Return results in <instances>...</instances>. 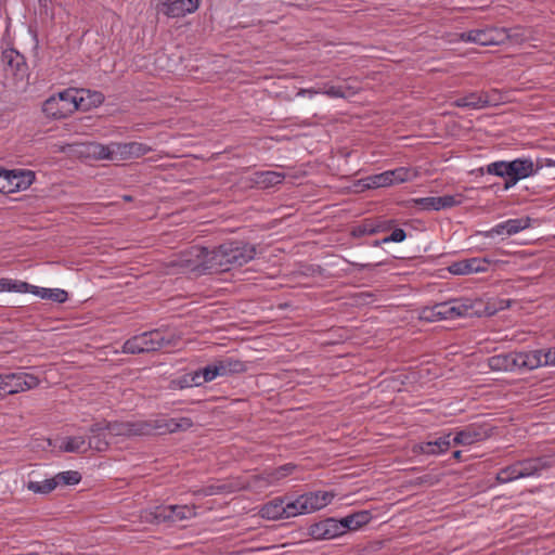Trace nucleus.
<instances>
[{
	"label": "nucleus",
	"mask_w": 555,
	"mask_h": 555,
	"mask_svg": "<svg viewBox=\"0 0 555 555\" xmlns=\"http://www.w3.org/2000/svg\"><path fill=\"white\" fill-rule=\"evenodd\" d=\"M256 256L254 245L243 241H229L211 249L215 272H224L242 267Z\"/></svg>",
	"instance_id": "nucleus-1"
},
{
	"label": "nucleus",
	"mask_w": 555,
	"mask_h": 555,
	"mask_svg": "<svg viewBox=\"0 0 555 555\" xmlns=\"http://www.w3.org/2000/svg\"><path fill=\"white\" fill-rule=\"evenodd\" d=\"M551 463L552 459L548 456L516 460L498 472L496 480L500 483H508L519 479L539 478L547 470Z\"/></svg>",
	"instance_id": "nucleus-2"
},
{
	"label": "nucleus",
	"mask_w": 555,
	"mask_h": 555,
	"mask_svg": "<svg viewBox=\"0 0 555 555\" xmlns=\"http://www.w3.org/2000/svg\"><path fill=\"white\" fill-rule=\"evenodd\" d=\"M132 422H96L90 427V437L88 438V449L104 451L111 443L113 436H135Z\"/></svg>",
	"instance_id": "nucleus-3"
},
{
	"label": "nucleus",
	"mask_w": 555,
	"mask_h": 555,
	"mask_svg": "<svg viewBox=\"0 0 555 555\" xmlns=\"http://www.w3.org/2000/svg\"><path fill=\"white\" fill-rule=\"evenodd\" d=\"M335 494L331 491H311L297 496L285 495L286 518L310 514L332 503Z\"/></svg>",
	"instance_id": "nucleus-4"
},
{
	"label": "nucleus",
	"mask_w": 555,
	"mask_h": 555,
	"mask_svg": "<svg viewBox=\"0 0 555 555\" xmlns=\"http://www.w3.org/2000/svg\"><path fill=\"white\" fill-rule=\"evenodd\" d=\"M246 370L243 361L235 357H224L214 361L205 367L193 372L190 377L191 385L199 386L204 383L212 382L217 377L228 376L241 373Z\"/></svg>",
	"instance_id": "nucleus-5"
},
{
	"label": "nucleus",
	"mask_w": 555,
	"mask_h": 555,
	"mask_svg": "<svg viewBox=\"0 0 555 555\" xmlns=\"http://www.w3.org/2000/svg\"><path fill=\"white\" fill-rule=\"evenodd\" d=\"M173 336L160 330H153L135 335L125 341L122 351L125 353L151 352L171 346Z\"/></svg>",
	"instance_id": "nucleus-6"
},
{
	"label": "nucleus",
	"mask_w": 555,
	"mask_h": 555,
	"mask_svg": "<svg viewBox=\"0 0 555 555\" xmlns=\"http://www.w3.org/2000/svg\"><path fill=\"white\" fill-rule=\"evenodd\" d=\"M177 263L185 272L195 275L214 273L211 250L205 246L193 245L180 253Z\"/></svg>",
	"instance_id": "nucleus-7"
},
{
	"label": "nucleus",
	"mask_w": 555,
	"mask_h": 555,
	"mask_svg": "<svg viewBox=\"0 0 555 555\" xmlns=\"http://www.w3.org/2000/svg\"><path fill=\"white\" fill-rule=\"evenodd\" d=\"M132 423L134 429H141L140 431H134L135 436H147L153 434L163 435L166 433L171 434L186 430L193 426V421L185 416L178 418L159 416L151 421H138Z\"/></svg>",
	"instance_id": "nucleus-8"
},
{
	"label": "nucleus",
	"mask_w": 555,
	"mask_h": 555,
	"mask_svg": "<svg viewBox=\"0 0 555 555\" xmlns=\"http://www.w3.org/2000/svg\"><path fill=\"white\" fill-rule=\"evenodd\" d=\"M40 384L38 376L24 370L0 373V396L15 395L35 389Z\"/></svg>",
	"instance_id": "nucleus-9"
},
{
	"label": "nucleus",
	"mask_w": 555,
	"mask_h": 555,
	"mask_svg": "<svg viewBox=\"0 0 555 555\" xmlns=\"http://www.w3.org/2000/svg\"><path fill=\"white\" fill-rule=\"evenodd\" d=\"M65 102L67 104H102L104 95L99 91H91L85 88H67L51 94L43 104H56Z\"/></svg>",
	"instance_id": "nucleus-10"
},
{
	"label": "nucleus",
	"mask_w": 555,
	"mask_h": 555,
	"mask_svg": "<svg viewBox=\"0 0 555 555\" xmlns=\"http://www.w3.org/2000/svg\"><path fill=\"white\" fill-rule=\"evenodd\" d=\"M156 522H180L195 517L194 506L190 505H158L151 512Z\"/></svg>",
	"instance_id": "nucleus-11"
},
{
	"label": "nucleus",
	"mask_w": 555,
	"mask_h": 555,
	"mask_svg": "<svg viewBox=\"0 0 555 555\" xmlns=\"http://www.w3.org/2000/svg\"><path fill=\"white\" fill-rule=\"evenodd\" d=\"M2 59L7 78H11L16 87L24 85L28 78V67L23 55L15 50H9L3 52Z\"/></svg>",
	"instance_id": "nucleus-12"
},
{
	"label": "nucleus",
	"mask_w": 555,
	"mask_h": 555,
	"mask_svg": "<svg viewBox=\"0 0 555 555\" xmlns=\"http://www.w3.org/2000/svg\"><path fill=\"white\" fill-rule=\"evenodd\" d=\"M491 434L489 425L473 423L453 434V444L472 446L486 440Z\"/></svg>",
	"instance_id": "nucleus-13"
},
{
	"label": "nucleus",
	"mask_w": 555,
	"mask_h": 555,
	"mask_svg": "<svg viewBox=\"0 0 555 555\" xmlns=\"http://www.w3.org/2000/svg\"><path fill=\"white\" fill-rule=\"evenodd\" d=\"M531 225V219L529 217L507 219L500 223H496L490 230L480 232L486 238H493L494 236L507 235L512 236Z\"/></svg>",
	"instance_id": "nucleus-14"
},
{
	"label": "nucleus",
	"mask_w": 555,
	"mask_h": 555,
	"mask_svg": "<svg viewBox=\"0 0 555 555\" xmlns=\"http://www.w3.org/2000/svg\"><path fill=\"white\" fill-rule=\"evenodd\" d=\"M491 260L481 257H472L450 263L447 270L453 275H469L487 272Z\"/></svg>",
	"instance_id": "nucleus-15"
},
{
	"label": "nucleus",
	"mask_w": 555,
	"mask_h": 555,
	"mask_svg": "<svg viewBox=\"0 0 555 555\" xmlns=\"http://www.w3.org/2000/svg\"><path fill=\"white\" fill-rule=\"evenodd\" d=\"M308 531L314 540H332L345 533L344 525L335 518L314 522L308 528Z\"/></svg>",
	"instance_id": "nucleus-16"
},
{
	"label": "nucleus",
	"mask_w": 555,
	"mask_h": 555,
	"mask_svg": "<svg viewBox=\"0 0 555 555\" xmlns=\"http://www.w3.org/2000/svg\"><path fill=\"white\" fill-rule=\"evenodd\" d=\"M414 203L424 210L439 211L455 207L462 203L459 195L428 196L415 198Z\"/></svg>",
	"instance_id": "nucleus-17"
},
{
	"label": "nucleus",
	"mask_w": 555,
	"mask_h": 555,
	"mask_svg": "<svg viewBox=\"0 0 555 555\" xmlns=\"http://www.w3.org/2000/svg\"><path fill=\"white\" fill-rule=\"evenodd\" d=\"M453 443V433H444L433 440L423 441L418 443L420 452L426 455H441L444 454Z\"/></svg>",
	"instance_id": "nucleus-18"
},
{
	"label": "nucleus",
	"mask_w": 555,
	"mask_h": 555,
	"mask_svg": "<svg viewBox=\"0 0 555 555\" xmlns=\"http://www.w3.org/2000/svg\"><path fill=\"white\" fill-rule=\"evenodd\" d=\"M454 302L452 300L438 302L431 307L423 309L421 318L428 322H437L440 320L456 319L454 314Z\"/></svg>",
	"instance_id": "nucleus-19"
},
{
	"label": "nucleus",
	"mask_w": 555,
	"mask_h": 555,
	"mask_svg": "<svg viewBox=\"0 0 555 555\" xmlns=\"http://www.w3.org/2000/svg\"><path fill=\"white\" fill-rule=\"evenodd\" d=\"M516 365L520 370H534L544 366V358L542 349H534L528 351H515Z\"/></svg>",
	"instance_id": "nucleus-20"
},
{
	"label": "nucleus",
	"mask_w": 555,
	"mask_h": 555,
	"mask_svg": "<svg viewBox=\"0 0 555 555\" xmlns=\"http://www.w3.org/2000/svg\"><path fill=\"white\" fill-rule=\"evenodd\" d=\"M150 149L140 142H114V158L115 159H128L132 157H139L146 154Z\"/></svg>",
	"instance_id": "nucleus-21"
},
{
	"label": "nucleus",
	"mask_w": 555,
	"mask_h": 555,
	"mask_svg": "<svg viewBox=\"0 0 555 555\" xmlns=\"http://www.w3.org/2000/svg\"><path fill=\"white\" fill-rule=\"evenodd\" d=\"M198 5V0H173L163 3L162 11L169 17H179L195 12Z\"/></svg>",
	"instance_id": "nucleus-22"
},
{
	"label": "nucleus",
	"mask_w": 555,
	"mask_h": 555,
	"mask_svg": "<svg viewBox=\"0 0 555 555\" xmlns=\"http://www.w3.org/2000/svg\"><path fill=\"white\" fill-rule=\"evenodd\" d=\"M488 365L492 371H504V372H514L518 371L516 365V353L506 352L499 353L490 357L488 359Z\"/></svg>",
	"instance_id": "nucleus-23"
},
{
	"label": "nucleus",
	"mask_w": 555,
	"mask_h": 555,
	"mask_svg": "<svg viewBox=\"0 0 555 555\" xmlns=\"http://www.w3.org/2000/svg\"><path fill=\"white\" fill-rule=\"evenodd\" d=\"M511 176L516 177V180H524L529 177L535 176V168H533V160L530 157H519L509 162Z\"/></svg>",
	"instance_id": "nucleus-24"
},
{
	"label": "nucleus",
	"mask_w": 555,
	"mask_h": 555,
	"mask_svg": "<svg viewBox=\"0 0 555 555\" xmlns=\"http://www.w3.org/2000/svg\"><path fill=\"white\" fill-rule=\"evenodd\" d=\"M261 516L268 519L286 518V504L284 496H278L266 503L260 509Z\"/></svg>",
	"instance_id": "nucleus-25"
},
{
	"label": "nucleus",
	"mask_w": 555,
	"mask_h": 555,
	"mask_svg": "<svg viewBox=\"0 0 555 555\" xmlns=\"http://www.w3.org/2000/svg\"><path fill=\"white\" fill-rule=\"evenodd\" d=\"M28 293L41 299L51 300L57 304H64L68 299L67 292L62 288H48L30 284V289Z\"/></svg>",
	"instance_id": "nucleus-26"
},
{
	"label": "nucleus",
	"mask_w": 555,
	"mask_h": 555,
	"mask_svg": "<svg viewBox=\"0 0 555 555\" xmlns=\"http://www.w3.org/2000/svg\"><path fill=\"white\" fill-rule=\"evenodd\" d=\"M372 519V514L370 511L363 509L356 513H352L340 519L341 525H344V532L346 533L348 530H358L364 525L369 524Z\"/></svg>",
	"instance_id": "nucleus-27"
},
{
	"label": "nucleus",
	"mask_w": 555,
	"mask_h": 555,
	"mask_svg": "<svg viewBox=\"0 0 555 555\" xmlns=\"http://www.w3.org/2000/svg\"><path fill=\"white\" fill-rule=\"evenodd\" d=\"M462 41L475 42L480 46H490L496 43L492 36V31L483 29H475L460 35Z\"/></svg>",
	"instance_id": "nucleus-28"
},
{
	"label": "nucleus",
	"mask_w": 555,
	"mask_h": 555,
	"mask_svg": "<svg viewBox=\"0 0 555 555\" xmlns=\"http://www.w3.org/2000/svg\"><path fill=\"white\" fill-rule=\"evenodd\" d=\"M87 153L95 159L114 160V142L102 144L92 142L87 145Z\"/></svg>",
	"instance_id": "nucleus-29"
},
{
	"label": "nucleus",
	"mask_w": 555,
	"mask_h": 555,
	"mask_svg": "<svg viewBox=\"0 0 555 555\" xmlns=\"http://www.w3.org/2000/svg\"><path fill=\"white\" fill-rule=\"evenodd\" d=\"M358 88L351 86H326L322 91L307 90L308 93H323L331 99H347L350 95L354 94Z\"/></svg>",
	"instance_id": "nucleus-30"
},
{
	"label": "nucleus",
	"mask_w": 555,
	"mask_h": 555,
	"mask_svg": "<svg viewBox=\"0 0 555 555\" xmlns=\"http://www.w3.org/2000/svg\"><path fill=\"white\" fill-rule=\"evenodd\" d=\"M386 171L391 181V185L409 182L417 177V171L411 167H398Z\"/></svg>",
	"instance_id": "nucleus-31"
},
{
	"label": "nucleus",
	"mask_w": 555,
	"mask_h": 555,
	"mask_svg": "<svg viewBox=\"0 0 555 555\" xmlns=\"http://www.w3.org/2000/svg\"><path fill=\"white\" fill-rule=\"evenodd\" d=\"M61 449L65 452H83L88 450V441L85 436H68L61 441Z\"/></svg>",
	"instance_id": "nucleus-32"
},
{
	"label": "nucleus",
	"mask_w": 555,
	"mask_h": 555,
	"mask_svg": "<svg viewBox=\"0 0 555 555\" xmlns=\"http://www.w3.org/2000/svg\"><path fill=\"white\" fill-rule=\"evenodd\" d=\"M14 193L27 190L35 181L31 170L14 169Z\"/></svg>",
	"instance_id": "nucleus-33"
},
{
	"label": "nucleus",
	"mask_w": 555,
	"mask_h": 555,
	"mask_svg": "<svg viewBox=\"0 0 555 555\" xmlns=\"http://www.w3.org/2000/svg\"><path fill=\"white\" fill-rule=\"evenodd\" d=\"M30 289V284L27 282L1 278L0 279V293L9 292V293H20L26 294Z\"/></svg>",
	"instance_id": "nucleus-34"
},
{
	"label": "nucleus",
	"mask_w": 555,
	"mask_h": 555,
	"mask_svg": "<svg viewBox=\"0 0 555 555\" xmlns=\"http://www.w3.org/2000/svg\"><path fill=\"white\" fill-rule=\"evenodd\" d=\"M297 469L294 463H286L266 474L268 483L272 485L292 475Z\"/></svg>",
	"instance_id": "nucleus-35"
},
{
	"label": "nucleus",
	"mask_w": 555,
	"mask_h": 555,
	"mask_svg": "<svg viewBox=\"0 0 555 555\" xmlns=\"http://www.w3.org/2000/svg\"><path fill=\"white\" fill-rule=\"evenodd\" d=\"M57 487V482L52 478H47L42 481H28L26 485L27 490L37 494H49Z\"/></svg>",
	"instance_id": "nucleus-36"
},
{
	"label": "nucleus",
	"mask_w": 555,
	"mask_h": 555,
	"mask_svg": "<svg viewBox=\"0 0 555 555\" xmlns=\"http://www.w3.org/2000/svg\"><path fill=\"white\" fill-rule=\"evenodd\" d=\"M363 186L367 189H379L391 186V181L389 180L387 171H383L380 173H375L367 176L362 180Z\"/></svg>",
	"instance_id": "nucleus-37"
},
{
	"label": "nucleus",
	"mask_w": 555,
	"mask_h": 555,
	"mask_svg": "<svg viewBox=\"0 0 555 555\" xmlns=\"http://www.w3.org/2000/svg\"><path fill=\"white\" fill-rule=\"evenodd\" d=\"M53 479L57 482V486H75L80 482L81 475L76 470H65L56 474Z\"/></svg>",
	"instance_id": "nucleus-38"
},
{
	"label": "nucleus",
	"mask_w": 555,
	"mask_h": 555,
	"mask_svg": "<svg viewBox=\"0 0 555 555\" xmlns=\"http://www.w3.org/2000/svg\"><path fill=\"white\" fill-rule=\"evenodd\" d=\"M487 172L489 175L498 176L501 178L511 176L509 162L498 160V162L490 163L487 166Z\"/></svg>",
	"instance_id": "nucleus-39"
},
{
	"label": "nucleus",
	"mask_w": 555,
	"mask_h": 555,
	"mask_svg": "<svg viewBox=\"0 0 555 555\" xmlns=\"http://www.w3.org/2000/svg\"><path fill=\"white\" fill-rule=\"evenodd\" d=\"M284 179V176L276 171H262L258 173L257 182L264 186H273L280 184Z\"/></svg>",
	"instance_id": "nucleus-40"
},
{
	"label": "nucleus",
	"mask_w": 555,
	"mask_h": 555,
	"mask_svg": "<svg viewBox=\"0 0 555 555\" xmlns=\"http://www.w3.org/2000/svg\"><path fill=\"white\" fill-rule=\"evenodd\" d=\"M452 302H454V308H456L454 309L455 318L465 317L473 309V302L467 298L452 299Z\"/></svg>",
	"instance_id": "nucleus-41"
},
{
	"label": "nucleus",
	"mask_w": 555,
	"mask_h": 555,
	"mask_svg": "<svg viewBox=\"0 0 555 555\" xmlns=\"http://www.w3.org/2000/svg\"><path fill=\"white\" fill-rule=\"evenodd\" d=\"M452 302H454V308H456L454 309L455 318L465 317L473 309V302L467 298L452 299Z\"/></svg>",
	"instance_id": "nucleus-42"
},
{
	"label": "nucleus",
	"mask_w": 555,
	"mask_h": 555,
	"mask_svg": "<svg viewBox=\"0 0 555 555\" xmlns=\"http://www.w3.org/2000/svg\"><path fill=\"white\" fill-rule=\"evenodd\" d=\"M14 170H8L4 169L3 171V185H2V193L3 194H12L14 193Z\"/></svg>",
	"instance_id": "nucleus-43"
},
{
	"label": "nucleus",
	"mask_w": 555,
	"mask_h": 555,
	"mask_svg": "<svg viewBox=\"0 0 555 555\" xmlns=\"http://www.w3.org/2000/svg\"><path fill=\"white\" fill-rule=\"evenodd\" d=\"M555 167V159L550 157H538L535 162H533V168H535V175L540 172L543 168H552Z\"/></svg>",
	"instance_id": "nucleus-44"
},
{
	"label": "nucleus",
	"mask_w": 555,
	"mask_h": 555,
	"mask_svg": "<svg viewBox=\"0 0 555 555\" xmlns=\"http://www.w3.org/2000/svg\"><path fill=\"white\" fill-rule=\"evenodd\" d=\"M406 237V233L403 229L401 228H397L395 229L390 235L386 236L383 238V242H387V243H401L405 240Z\"/></svg>",
	"instance_id": "nucleus-45"
},
{
	"label": "nucleus",
	"mask_w": 555,
	"mask_h": 555,
	"mask_svg": "<svg viewBox=\"0 0 555 555\" xmlns=\"http://www.w3.org/2000/svg\"><path fill=\"white\" fill-rule=\"evenodd\" d=\"M375 233V228L371 224H359L352 229V235L354 237H360L366 234H373Z\"/></svg>",
	"instance_id": "nucleus-46"
},
{
	"label": "nucleus",
	"mask_w": 555,
	"mask_h": 555,
	"mask_svg": "<svg viewBox=\"0 0 555 555\" xmlns=\"http://www.w3.org/2000/svg\"><path fill=\"white\" fill-rule=\"evenodd\" d=\"M42 111L47 116H52L53 118H63L66 116V113L61 111L60 106H42Z\"/></svg>",
	"instance_id": "nucleus-47"
},
{
	"label": "nucleus",
	"mask_w": 555,
	"mask_h": 555,
	"mask_svg": "<svg viewBox=\"0 0 555 555\" xmlns=\"http://www.w3.org/2000/svg\"><path fill=\"white\" fill-rule=\"evenodd\" d=\"M544 366H555V347L543 350Z\"/></svg>",
	"instance_id": "nucleus-48"
},
{
	"label": "nucleus",
	"mask_w": 555,
	"mask_h": 555,
	"mask_svg": "<svg viewBox=\"0 0 555 555\" xmlns=\"http://www.w3.org/2000/svg\"><path fill=\"white\" fill-rule=\"evenodd\" d=\"M452 104H461V102L460 101H454ZM462 104H468V105H472V104H490V100L483 99V98L479 96L478 100L475 101V99L472 96L469 99H466L464 102H462Z\"/></svg>",
	"instance_id": "nucleus-49"
},
{
	"label": "nucleus",
	"mask_w": 555,
	"mask_h": 555,
	"mask_svg": "<svg viewBox=\"0 0 555 555\" xmlns=\"http://www.w3.org/2000/svg\"><path fill=\"white\" fill-rule=\"evenodd\" d=\"M505 183L504 189L509 190L511 188L515 186L519 180H516V177L514 176H507L504 177Z\"/></svg>",
	"instance_id": "nucleus-50"
},
{
	"label": "nucleus",
	"mask_w": 555,
	"mask_h": 555,
	"mask_svg": "<svg viewBox=\"0 0 555 555\" xmlns=\"http://www.w3.org/2000/svg\"><path fill=\"white\" fill-rule=\"evenodd\" d=\"M81 106H66V111L64 113H73L74 111H78ZM62 108H65V105H62Z\"/></svg>",
	"instance_id": "nucleus-51"
},
{
	"label": "nucleus",
	"mask_w": 555,
	"mask_h": 555,
	"mask_svg": "<svg viewBox=\"0 0 555 555\" xmlns=\"http://www.w3.org/2000/svg\"><path fill=\"white\" fill-rule=\"evenodd\" d=\"M3 171H4V169L0 168V193H2V185H3V182H4Z\"/></svg>",
	"instance_id": "nucleus-52"
},
{
	"label": "nucleus",
	"mask_w": 555,
	"mask_h": 555,
	"mask_svg": "<svg viewBox=\"0 0 555 555\" xmlns=\"http://www.w3.org/2000/svg\"><path fill=\"white\" fill-rule=\"evenodd\" d=\"M387 242H383V238L382 240H376L372 243V246L373 247H379L382 244H386Z\"/></svg>",
	"instance_id": "nucleus-53"
},
{
	"label": "nucleus",
	"mask_w": 555,
	"mask_h": 555,
	"mask_svg": "<svg viewBox=\"0 0 555 555\" xmlns=\"http://www.w3.org/2000/svg\"><path fill=\"white\" fill-rule=\"evenodd\" d=\"M461 455H462V452L459 450L453 452V457L456 460L461 459Z\"/></svg>",
	"instance_id": "nucleus-54"
}]
</instances>
